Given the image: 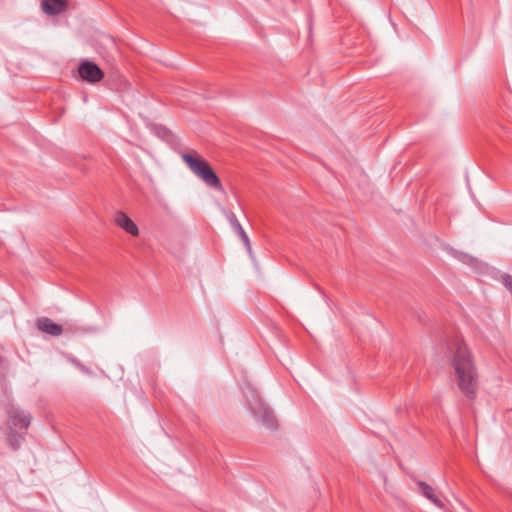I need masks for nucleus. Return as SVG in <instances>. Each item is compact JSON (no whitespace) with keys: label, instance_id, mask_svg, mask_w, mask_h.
<instances>
[{"label":"nucleus","instance_id":"nucleus-3","mask_svg":"<svg viewBox=\"0 0 512 512\" xmlns=\"http://www.w3.org/2000/svg\"><path fill=\"white\" fill-rule=\"evenodd\" d=\"M252 410L263 426L271 430L277 428L275 415L260 399H256L255 404L252 405Z\"/></svg>","mask_w":512,"mask_h":512},{"label":"nucleus","instance_id":"nucleus-4","mask_svg":"<svg viewBox=\"0 0 512 512\" xmlns=\"http://www.w3.org/2000/svg\"><path fill=\"white\" fill-rule=\"evenodd\" d=\"M80 77L90 83H97L104 77L103 71L91 61H84L78 68Z\"/></svg>","mask_w":512,"mask_h":512},{"label":"nucleus","instance_id":"nucleus-9","mask_svg":"<svg viewBox=\"0 0 512 512\" xmlns=\"http://www.w3.org/2000/svg\"><path fill=\"white\" fill-rule=\"evenodd\" d=\"M419 489L421 493L433 502L437 507L443 508V502L435 495L433 488L425 482H419Z\"/></svg>","mask_w":512,"mask_h":512},{"label":"nucleus","instance_id":"nucleus-8","mask_svg":"<svg viewBox=\"0 0 512 512\" xmlns=\"http://www.w3.org/2000/svg\"><path fill=\"white\" fill-rule=\"evenodd\" d=\"M37 326L42 332H45L52 336H59L63 332L61 325L56 324L51 319L46 317L38 319Z\"/></svg>","mask_w":512,"mask_h":512},{"label":"nucleus","instance_id":"nucleus-11","mask_svg":"<svg viewBox=\"0 0 512 512\" xmlns=\"http://www.w3.org/2000/svg\"><path fill=\"white\" fill-rule=\"evenodd\" d=\"M7 442L13 450H17L21 445V437L11 430L7 437Z\"/></svg>","mask_w":512,"mask_h":512},{"label":"nucleus","instance_id":"nucleus-10","mask_svg":"<svg viewBox=\"0 0 512 512\" xmlns=\"http://www.w3.org/2000/svg\"><path fill=\"white\" fill-rule=\"evenodd\" d=\"M229 221H230L232 227L234 228V230L239 234V236L243 240V242H244L245 246L247 247V249L250 251L251 250V245H250L249 237L247 236L246 232L242 228L241 224L237 220L236 215L234 213H230Z\"/></svg>","mask_w":512,"mask_h":512},{"label":"nucleus","instance_id":"nucleus-6","mask_svg":"<svg viewBox=\"0 0 512 512\" xmlns=\"http://www.w3.org/2000/svg\"><path fill=\"white\" fill-rule=\"evenodd\" d=\"M114 222L117 226L122 228L125 232L132 236L139 235V229L134 221L128 217L124 212L118 211L114 216Z\"/></svg>","mask_w":512,"mask_h":512},{"label":"nucleus","instance_id":"nucleus-2","mask_svg":"<svg viewBox=\"0 0 512 512\" xmlns=\"http://www.w3.org/2000/svg\"><path fill=\"white\" fill-rule=\"evenodd\" d=\"M181 158L190 171L207 186L216 190H223L219 177L197 151L190 150L185 152L181 155Z\"/></svg>","mask_w":512,"mask_h":512},{"label":"nucleus","instance_id":"nucleus-1","mask_svg":"<svg viewBox=\"0 0 512 512\" xmlns=\"http://www.w3.org/2000/svg\"><path fill=\"white\" fill-rule=\"evenodd\" d=\"M448 352L458 388L468 398H474L478 388V370L470 348L463 338L455 336L448 343Z\"/></svg>","mask_w":512,"mask_h":512},{"label":"nucleus","instance_id":"nucleus-5","mask_svg":"<svg viewBox=\"0 0 512 512\" xmlns=\"http://www.w3.org/2000/svg\"><path fill=\"white\" fill-rule=\"evenodd\" d=\"M8 421L10 429H12V427L16 429H27L31 423V415L23 410L11 407L8 410Z\"/></svg>","mask_w":512,"mask_h":512},{"label":"nucleus","instance_id":"nucleus-7","mask_svg":"<svg viewBox=\"0 0 512 512\" xmlns=\"http://www.w3.org/2000/svg\"><path fill=\"white\" fill-rule=\"evenodd\" d=\"M42 10L48 15H57L67 8V0H43Z\"/></svg>","mask_w":512,"mask_h":512}]
</instances>
